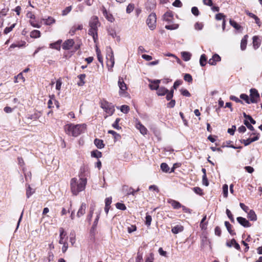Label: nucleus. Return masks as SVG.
<instances>
[{
	"label": "nucleus",
	"mask_w": 262,
	"mask_h": 262,
	"mask_svg": "<svg viewBox=\"0 0 262 262\" xmlns=\"http://www.w3.org/2000/svg\"><path fill=\"white\" fill-rule=\"evenodd\" d=\"M86 183L87 179L82 178V179L78 180L76 178H72L70 183L72 193L77 195L80 192L84 190Z\"/></svg>",
	"instance_id": "obj_1"
},
{
	"label": "nucleus",
	"mask_w": 262,
	"mask_h": 262,
	"mask_svg": "<svg viewBox=\"0 0 262 262\" xmlns=\"http://www.w3.org/2000/svg\"><path fill=\"white\" fill-rule=\"evenodd\" d=\"M85 129V125L73 124H67L64 126V130L67 134L73 137H77L84 132Z\"/></svg>",
	"instance_id": "obj_2"
},
{
	"label": "nucleus",
	"mask_w": 262,
	"mask_h": 262,
	"mask_svg": "<svg viewBox=\"0 0 262 262\" xmlns=\"http://www.w3.org/2000/svg\"><path fill=\"white\" fill-rule=\"evenodd\" d=\"M100 106L110 116L112 115L115 112L114 105L106 100L101 101Z\"/></svg>",
	"instance_id": "obj_3"
},
{
	"label": "nucleus",
	"mask_w": 262,
	"mask_h": 262,
	"mask_svg": "<svg viewBox=\"0 0 262 262\" xmlns=\"http://www.w3.org/2000/svg\"><path fill=\"white\" fill-rule=\"evenodd\" d=\"M157 17L155 13H151L149 15L146 23L151 30H153L156 27Z\"/></svg>",
	"instance_id": "obj_4"
},
{
	"label": "nucleus",
	"mask_w": 262,
	"mask_h": 262,
	"mask_svg": "<svg viewBox=\"0 0 262 262\" xmlns=\"http://www.w3.org/2000/svg\"><path fill=\"white\" fill-rule=\"evenodd\" d=\"M99 24V22L98 17L96 16L92 17L89 21L90 29L89 31H98Z\"/></svg>",
	"instance_id": "obj_5"
},
{
	"label": "nucleus",
	"mask_w": 262,
	"mask_h": 262,
	"mask_svg": "<svg viewBox=\"0 0 262 262\" xmlns=\"http://www.w3.org/2000/svg\"><path fill=\"white\" fill-rule=\"evenodd\" d=\"M255 135V137L251 138H248L246 140L245 139H242L240 140V142L241 143H243L245 146H248L249 144H250L252 142H253L254 141H257L259 138V134L256 133H253L250 134V136L251 135Z\"/></svg>",
	"instance_id": "obj_6"
},
{
	"label": "nucleus",
	"mask_w": 262,
	"mask_h": 262,
	"mask_svg": "<svg viewBox=\"0 0 262 262\" xmlns=\"http://www.w3.org/2000/svg\"><path fill=\"white\" fill-rule=\"evenodd\" d=\"M107 53L106 54L107 64L108 66L110 63L111 67H113L115 63V59L112 49L111 47L107 48Z\"/></svg>",
	"instance_id": "obj_7"
},
{
	"label": "nucleus",
	"mask_w": 262,
	"mask_h": 262,
	"mask_svg": "<svg viewBox=\"0 0 262 262\" xmlns=\"http://www.w3.org/2000/svg\"><path fill=\"white\" fill-rule=\"evenodd\" d=\"M250 102L252 103H257L259 99V94L255 89H251L250 90Z\"/></svg>",
	"instance_id": "obj_8"
},
{
	"label": "nucleus",
	"mask_w": 262,
	"mask_h": 262,
	"mask_svg": "<svg viewBox=\"0 0 262 262\" xmlns=\"http://www.w3.org/2000/svg\"><path fill=\"white\" fill-rule=\"evenodd\" d=\"M74 41L73 39H69L64 41L62 45V48L63 50H69L74 45Z\"/></svg>",
	"instance_id": "obj_9"
},
{
	"label": "nucleus",
	"mask_w": 262,
	"mask_h": 262,
	"mask_svg": "<svg viewBox=\"0 0 262 262\" xmlns=\"http://www.w3.org/2000/svg\"><path fill=\"white\" fill-rule=\"evenodd\" d=\"M89 172L88 168L84 166H82L80 167V171L79 173V179H87L86 177L88 176Z\"/></svg>",
	"instance_id": "obj_10"
},
{
	"label": "nucleus",
	"mask_w": 262,
	"mask_h": 262,
	"mask_svg": "<svg viewBox=\"0 0 262 262\" xmlns=\"http://www.w3.org/2000/svg\"><path fill=\"white\" fill-rule=\"evenodd\" d=\"M160 80H149L150 84L149 87L151 90H157L159 88V83H160Z\"/></svg>",
	"instance_id": "obj_11"
},
{
	"label": "nucleus",
	"mask_w": 262,
	"mask_h": 262,
	"mask_svg": "<svg viewBox=\"0 0 262 262\" xmlns=\"http://www.w3.org/2000/svg\"><path fill=\"white\" fill-rule=\"evenodd\" d=\"M236 220L238 223L244 227H249L251 226V224L245 218L237 217Z\"/></svg>",
	"instance_id": "obj_12"
},
{
	"label": "nucleus",
	"mask_w": 262,
	"mask_h": 262,
	"mask_svg": "<svg viewBox=\"0 0 262 262\" xmlns=\"http://www.w3.org/2000/svg\"><path fill=\"white\" fill-rule=\"evenodd\" d=\"M86 204L84 203H82L78 209V211L77 213V216L78 217H80V216L84 215L85 213V210L86 208Z\"/></svg>",
	"instance_id": "obj_13"
},
{
	"label": "nucleus",
	"mask_w": 262,
	"mask_h": 262,
	"mask_svg": "<svg viewBox=\"0 0 262 262\" xmlns=\"http://www.w3.org/2000/svg\"><path fill=\"white\" fill-rule=\"evenodd\" d=\"M167 202L172 206L173 208L176 209H179L182 207V205L179 202L174 200L169 199Z\"/></svg>",
	"instance_id": "obj_14"
},
{
	"label": "nucleus",
	"mask_w": 262,
	"mask_h": 262,
	"mask_svg": "<svg viewBox=\"0 0 262 262\" xmlns=\"http://www.w3.org/2000/svg\"><path fill=\"white\" fill-rule=\"evenodd\" d=\"M136 128L140 130L141 134L145 135L147 134V130L146 128L142 125L140 122L136 124Z\"/></svg>",
	"instance_id": "obj_15"
},
{
	"label": "nucleus",
	"mask_w": 262,
	"mask_h": 262,
	"mask_svg": "<svg viewBox=\"0 0 262 262\" xmlns=\"http://www.w3.org/2000/svg\"><path fill=\"white\" fill-rule=\"evenodd\" d=\"M83 29V26L82 25H78L77 26L75 25L73 26L71 29L70 30L69 33L71 35H74L77 30H81Z\"/></svg>",
	"instance_id": "obj_16"
},
{
	"label": "nucleus",
	"mask_w": 262,
	"mask_h": 262,
	"mask_svg": "<svg viewBox=\"0 0 262 262\" xmlns=\"http://www.w3.org/2000/svg\"><path fill=\"white\" fill-rule=\"evenodd\" d=\"M118 84L120 88V90L122 92H125L127 90L126 85L124 83L122 78L119 77Z\"/></svg>",
	"instance_id": "obj_17"
},
{
	"label": "nucleus",
	"mask_w": 262,
	"mask_h": 262,
	"mask_svg": "<svg viewBox=\"0 0 262 262\" xmlns=\"http://www.w3.org/2000/svg\"><path fill=\"white\" fill-rule=\"evenodd\" d=\"M107 32L109 35L111 36L113 38H116L117 41H120V36H117L116 31L113 28H109L107 29Z\"/></svg>",
	"instance_id": "obj_18"
},
{
	"label": "nucleus",
	"mask_w": 262,
	"mask_h": 262,
	"mask_svg": "<svg viewBox=\"0 0 262 262\" xmlns=\"http://www.w3.org/2000/svg\"><path fill=\"white\" fill-rule=\"evenodd\" d=\"M173 17V14L171 12H166L163 16V20L170 23Z\"/></svg>",
	"instance_id": "obj_19"
},
{
	"label": "nucleus",
	"mask_w": 262,
	"mask_h": 262,
	"mask_svg": "<svg viewBox=\"0 0 262 262\" xmlns=\"http://www.w3.org/2000/svg\"><path fill=\"white\" fill-rule=\"evenodd\" d=\"M62 42V40L59 39L57 41L51 43L50 44V47L52 49H54L57 50H60V45Z\"/></svg>",
	"instance_id": "obj_20"
},
{
	"label": "nucleus",
	"mask_w": 262,
	"mask_h": 262,
	"mask_svg": "<svg viewBox=\"0 0 262 262\" xmlns=\"http://www.w3.org/2000/svg\"><path fill=\"white\" fill-rule=\"evenodd\" d=\"M184 230V227L182 225H176L174 227H173L171 231L174 234H178L182 231H183Z\"/></svg>",
	"instance_id": "obj_21"
},
{
	"label": "nucleus",
	"mask_w": 262,
	"mask_h": 262,
	"mask_svg": "<svg viewBox=\"0 0 262 262\" xmlns=\"http://www.w3.org/2000/svg\"><path fill=\"white\" fill-rule=\"evenodd\" d=\"M248 37V36L247 35H245L241 40V49L242 51L245 50L246 48Z\"/></svg>",
	"instance_id": "obj_22"
},
{
	"label": "nucleus",
	"mask_w": 262,
	"mask_h": 262,
	"mask_svg": "<svg viewBox=\"0 0 262 262\" xmlns=\"http://www.w3.org/2000/svg\"><path fill=\"white\" fill-rule=\"evenodd\" d=\"M253 46L255 49L258 48L260 45V41L257 36H254L253 37Z\"/></svg>",
	"instance_id": "obj_23"
},
{
	"label": "nucleus",
	"mask_w": 262,
	"mask_h": 262,
	"mask_svg": "<svg viewBox=\"0 0 262 262\" xmlns=\"http://www.w3.org/2000/svg\"><path fill=\"white\" fill-rule=\"evenodd\" d=\"M168 92V90L166 89L165 87L162 86L158 88L157 93L159 96H164Z\"/></svg>",
	"instance_id": "obj_24"
},
{
	"label": "nucleus",
	"mask_w": 262,
	"mask_h": 262,
	"mask_svg": "<svg viewBox=\"0 0 262 262\" xmlns=\"http://www.w3.org/2000/svg\"><path fill=\"white\" fill-rule=\"evenodd\" d=\"M95 145L98 148L102 149L104 147L103 140L99 139H95L94 142Z\"/></svg>",
	"instance_id": "obj_25"
},
{
	"label": "nucleus",
	"mask_w": 262,
	"mask_h": 262,
	"mask_svg": "<svg viewBox=\"0 0 262 262\" xmlns=\"http://www.w3.org/2000/svg\"><path fill=\"white\" fill-rule=\"evenodd\" d=\"M248 217L251 221H255L257 220V216L253 210H250L248 212Z\"/></svg>",
	"instance_id": "obj_26"
},
{
	"label": "nucleus",
	"mask_w": 262,
	"mask_h": 262,
	"mask_svg": "<svg viewBox=\"0 0 262 262\" xmlns=\"http://www.w3.org/2000/svg\"><path fill=\"white\" fill-rule=\"evenodd\" d=\"M225 225L228 230V231L229 232V233L232 235H234L235 234V232L231 229V227H232V226L229 223V222L228 221H225Z\"/></svg>",
	"instance_id": "obj_27"
},
{
	"label": "nucleus",
	"mask_w": 262,
	"mask_h": 262,
	"mask_svg": "<svg viewBox=\"0 0 262 262\" xmlns=\"http://www.w3.org/2000/svg\"><path fill=\"white\" fill-rule=\"evenodd\" d=\"M60 231V239L59 241V243L60 244H62L64 243H66L63 241L64 237L66 235V233L64 232V231L63 228H60L59 229Z\"/></svg>",
	"instance_id": "obj_28"
},
{
	"label": "nucleus",
	"mask_w": 262,
	"mask_h": 262,
	"mask_svg": "<svg viewBox=\"0 0 262 262\" xmlns=\"http://www.w3.org/2000/svg\"><path fill=\"white\" fill-rule=\"evenodd\" d=\"M103 14L107 20L109 21L112 23L114 21V18L113 16L111 14L107 13L106 10L103 11Z\"/></svg>",
	"instance_id": "obj_29"
},
{
	"label": "nucleus",
	"mask_w": 262,
	"mask_h": 262,
	"mask_svg": "<svg viewBox=\"0 0 262 262\" xmlns=\"http://www.w3.org/2000/svg\"><path fill=\"white\" fill-rule=\"evenodd\" d=\"M181 54L184 61H187L190 59L191 55L190 53L187 52H182Z\"/></svg>",
	"instance_id": "obj_30"
},
{
	"label": "nucleus",
	"mask_w": 262,
	"mask_h": 262,
	"mask_svg": "<svg viewBox=\"0 0 262 262\" xmlns=\"http://www.w3.org/2000/svg\"><path fill=\"white\" fill-rule=\"evenodd\" d=\"M85 77L86 75L84 74H82L78 76V78L80 80V81L77 83L79 86H82L85 83L84 80L85 78Z\"/></svg>",
	"instance_id": "obj_31"
},
{
	"label": "nucleus",
	"mask_w": 262,
	"mask_h": 262,
	"mask_svg": "<svg viewBox=\"0 0 262 262\" xmlns=\"http://www.w3.org/2000/svg\"><path fill=\"white\" fill-rule=\"evenodd\" d=\"M44 23L46 25H51L55 22V20L52 17H49L47 19H43Z\"/></svg>",
	"instance_id": "obj_32"
},
{
	"label": "nucleus",
	"mask_w": 262,
	"mask_h": 262,
	"mask_svg": "<svg viewBox=\"0 0 262 262\" xmlns=\"http://www.w3.org/2000/svg\"><path fill=\"white\" fill-rule=\"evenodd\" d=\"M88 33L90 35H91L93 37L94 41L95 43H96L98 39L97 31H89Z\"/></svg>",
	"instance_id": "obj_33"
},
{
	"label": "nucleus",
	"mask_w": 262,
	"mask_h": 262,
	"mask_svg": "<svg viewBox=\"0 0 262 262\" xmlns=\"http://www.w3.org/2000/svg\"><path fill=\"white\" fill-rule=\"evenodd\" d=\"M54 254L51 251H49L48 254V256L44 259V262H50L54 259Z\"/></svg>",
	"instance_id": "obj_34"
},
{
	"label": "nucleus",
	"mask_w": 262,
	"mask_h": 262,
	"mask_svg": "<svg viewBox=\"0 0 262 262\" xmlns=\"http://www.w3.org/2000/svg\"><path fill=\"white\" fill-rule=\"evenodd\" d=\"M229 23L230 25L237 30H239L241 28V26L239 24L231 19H230Z\"/></svg>",
	"instance_id": "obj_35"
},
{
	"label": "nucleus",
	"mask_w": 262,
	"mask_h": 262,
	"mask_svg": "<svg viewBox=\"0 0 262 262\" xmlns=\"http://www.w3.org/2000/svg\"><path fill=\"white\" fill-rule=\"evenodd\" d=\"M206 61H207V58H206V55L205 54H202L201 56L200 59V65L202 67L205 66L206 65Z\"/></svg>",
	"instance_id": "obj_36"
},
{
	"label": "nucleus",
	"mask_w": 262,
	"mask_h": 262,
	"mask_svg": "<svg viewBox=\"0 0 262 262\" xmlns=\"http://www.w3.org/2000/svg\"><path fill=\"white\" fill-rule=\"evenodd\" d=\"M30 36L32 38H38L40 36V32L38 30H33L31 32Z\"/></svg>",
	"instance_id": "obj_37"
},
{
	"label": "nucleus",
	"mask_w": 262,
	"mask_h": 262,
	"mask_svg": "<svg viewBox=\"0 0 262 262\" xmlns=\"http://www.w3.org/2000/svg\"><path fill=\"white\" fill-rule=\"evenodd\" d=\"M91 156L93 157L99 158L102 157V153L97 150H93L91 152Z\"/></svg>",
	"instance_id": "obj_38"
},
{
	"label": "nucleus",
	"mask_w": 262,
	"mask_h": 262,
	"mask_svg": "<svg viewBox=\"0 0 262 262\" xmlns=\"http://www.w3.org/2000/svg\"><path fill=\"white\" fill-rule=\"evenodd\" d=\"M34 192V191L31 188L30 186L28 185L26 189V196L27 198H30Z\"/></svg>",
	"instance_id": "obj_39"
},
{
	"label": "nucleus",
	"mask_w": 262,
	"mask_h": 262,
	"mask_svg": "<svg viewBox=\"0 0 262 262\" xmlns=\"http://www.w3.org/2000/svg\"><path fill=\"white\" fill-rule=\"evenodd\" d=\"M96 52L98 60H99V61L100 62L102 63H103V58L101 55V51H100V50L97 47V46H96Z\"/></svg>",
	"instance_id": "obj_40"
},
{
	"label": "nucleus",
	"mask_w": 262,
	"mask_h": 262,
	"mask_svg": "<svg viewBox=\"0 0 262 262\" xmlns=\"http://www.w3.org/2000/svg\"><path fill=\"white\" fill-rule=\"evenodd\" d=\"M240 98L245 100L246 102L248 104H250L251 103L250 102V99H249V96L245 94H242L240 95Z\"/></svg>",
	"instance_id": "obj_41"
},
{
	"label": "nucleus",
	"mask_w": 262,
	"mask_h": 262,
	"mask_svg": "<svg viewBox=\"0 0 262 262\" xmlns=\"http://www.w3.org/2000/svg\"><path fill=\"white\" fill-rule=\"evenodd\" d=\"M121 119L119 118H117L115 121L114 122V123L113 124L112 126L113 127L115 128V129H121V127H120L118 125L119 124V121H120Z\"/></svg>",
	"instance_id": "obj_42"
},
{
	"label": "nucleus",
	"mask_w": 262,
	"mask_h": 262,
	"mask_svg": "<svg viewBox=\"0 0 262 262\" xmlns=\"http://www.w3.org/2000/svg\"><path fill=\"white\" fill-rule=\"evenodd\" d=\"M161 169H162V170L163 171L166 172H167L169 170V166L165 163H162L161 164Z\"/></svg>",
	"instance_id": "obj_43"
},
{
	"label": "nucleus",
	"mask_w": 262,
	"mask_h": 262,
	"mask_svg": "<svg viewBox=\"0 0 262 262\" xmlns=\"http://www.w3.org/2000/svg\"><path fill=\"white\" fill-rule=\"evenodd\" d=\"M154 260V255L152 253H150L148 255L146 256L145 262H153Z\"/></svg>",
	"instance_id": "obj_44"
},
{
	"label": "nucleus",
	"mask_w": 262,
	"mask_h": 262,
	"mask_svg": "<svg viewBox=\"0 0 262 262\" xmlns=\"http://www.w3.org/2000/svg\"><path fill=\"white\" fill-rule=\"evenodd\" d=\"M206 220V215H205L203 217V218L202 219L201 223H200V226L202 229H206L207 223H204V222Z\"/></svg>",
	"instance_id": "obj_45"
},
{
	"label": "nucleus",
	"mask_w": 262,
	"mask_h": 262,
	"mask_svg": "<svg viewBox=\"0 0 262 262\" xmlns=\"http://www.w3.org/2000/svg\"><path fill=\"white\" fill-rule=\"evenodd\" d=\"M179 27V25L178 24H172V25H166L165 26V28L167 30H175L178 29Z\"/></svg>",
	"instance_id": "obj_46"
},
{
	"label": "nucleus",
	"mask_w": 262,
	"mask_h": 262,
	"mask_svg": "<svg viewBox=\"0 0 262 262\" xmlns=\"http://www.w3.org/2000/svg\"><path fill=\"white\" fill-rule=\"evenodd\" d=\"M136 262H143V254L138 252L136 258Z\"/></svg>",
	"instance_id": "obj_47"
},
{
	"label": "nucleus",
	"mask_w": 262,
	"mask_h": 262,
	"mask_svg": "<svg viewBox=\"0 0 262 262\" xmlns=\"http://www.w3.org/2000/svg\"><path fill=\"white\" fill-rule=\"evenodd\" d=\"M116 207L117 209L121 210H125L126 209L125 205L124 204L121 203H116Z\"/></svg>",
	"instance_id": "obj_48"
},
{
	"label": "nucleus",
	"mask_w": 262,
	"mask_h": 262,
	"mask_svg": "<svg viewBox=\"0 0 262 262\" xmlns=\"http://www.w3.org/2000/svg\"><path fill=\"white\" fill-rule=\"evenodd\" d=\"M129 110V107L128 105H123L120 107V111L125 114H126L128 112Z\"/></svg>",
	"instance_id": "obj_49"
},
{
	"label": "nucleus",
	"mask_w": 262,
	"mask_h": 262,
	"mask_svg": "<svg viewBox=\"0 0 262 262\" xmlns=\"http://www.w3.org/2000/svg\"><path fill=\"white\" fill-rule=\"evenodd\" d=\"M135 6L134 4H129L126 8V13H130L134 9Z\"/></svg>",
	"instance_id": "obj_50"
},
{
	"label": "nucleus",
	"mask_w": 262,
	"mask_h": 262,
	"mask_svg": "<svg viewBox=\"0 0 262 262\" xmlns=\"http://www.w3.org/2000/svg\"><path fill=\"white\" fill-rule=\"evenodd\" d=\"M226 212V214H227L228 217L230 220L231 222L232 223H234V222H235L234 219L233 218V215L231 213V211L228 209H227Z\"/></svg>",
	"instance_id": "obj_51"
},
{
	"label": "nucleus",
	"mask_w": 262,
	"mask_h": 262,
	"mask_svg": "<svg viewBox=\"0 0 262 262\" xmlns=\"http://www.w3.org/2000/svg\"><path fill=\"white\" fill-rule=\"evenodd\" d=\"M244 123L250 130L254 131L255 130L254 127L247 120H244Z\"/></svg>",
	"instance_id": "obj_52"
},
{
	"label": "nucleus",
	"mask_w": 262,
	"mask_h": 262,
	"mask_svg": "<svg viewBox=\"0 0 262 262\" xmlns=\"http://www.w3.org/2000/svg\"><path fill=\"white\" fill-rule=\"evenodd\" d=\"M184 79L188 82H191L192 81V76L189 74H185L184 76Z\"/></svg>",
	"instance_id": "obj_53"
},
{
	"label": "nucleus",
	"mask_w": 262,
	"mask_h": 262,
	"mask_svg": "<svg viewBox=\"0 0 262 262\" xmlns=\"http://www.w3.org/2000/svg\"><path fill=\"white\" fill-rule=\"evenodd\" d=\"M72 10V6H69L66 7L64 10L62 11V15L63 16L67 15Z\"/></svg>",
	"instance_id": "obj_54"
},
{
	"label": "nucleus",
	"mask_w": 262,
	"mask_h": 262,
	"mask_svg": "<svg viewBox=\"0 0 262 262\" xmlns=\"http://www.w3.org/2000/svg\"><path fill=\"white\" fill-rule=\"evenodd\" d=\"M151 216L149 215L146 214L145 217V224L148 226H150L151 224Z\"/></svg>",
	"instance_id": "obj_55"
},
{
	"label": "nucleus",
	"mask_w": 262,
	"mask_h": 262,
	"mask_svg": "<svg viewBox=\"0 0 262 262\" xmlns=\"http://www.w3.org/2000/svg\"><path fill=\"white\" fill-rule=\"evenodd\" d=\"M228 187L227 184H224L223 186V191L224 196L227 198L228 196Z\"/></svg>",
	"instance_id": "obj_56"
},
{
	"label": "nucleus",
	"mask_w": 262,
	"mask_h": 262,
	"mask_svg": "<svg viewBox=\"0 0 262 262\" xmlns=\"http://www.w3.org/2000/svg\"><path fill=\"white\" fill-rule=\"evenodd\" d=\"M15 27V24H13L10 27H6L5 29H4V33L5 34H8V33H9L10 32H11L12 29H13V28Z\"/></svg>",
	"instance_id": "obj_57"
},
{
	"label": "nucleus",
	"mask_w": 262,
	"mask_h": 262,
	"mask_svg": "<svg viewBox=\"0 0 262 262\" xmlns=\"http://www.w3.org/2000/svg\"><path fill=\"white\" fill-rule=\"evenodd\" d=\"M191 12L194 15L196 16H198L200 13L199 9L196 7H193L191 8Z\"/></svg>",
	"instance_id": "obj_58"
},
{
	"label": "nucleus",
	"mask_w": 262,
	"mask_h": 262,
	"mask_svg": "<svg viewBox=\"0 0 262 262\" xmlns=\"http://www.w3.org/2000/svg\"><path fill=\"white\" fill-rule=\"evenodd\" d=\"M139 190H140V189H139V188H138L136 190H134V189H133V188L130 187V188H129V190H128V191L127 193V195L132 194V195H135V194L136 192H137V191H139Z\"/></svg>",
	"instance_id": "obj_59"
},
{
	"label": "nucleus",
	"mask_w": 262,
	"mask_h": 262,
	"mask_svg": "<svg viewBox=\"0 0 262 262\" xmlns=\"http://www.w3.org/2000/svg\"><path fill=\"white\" fill-rule=\"evenodd\" d=\"M193 191L195 192V193L199 194L200 195L203 194L202 189L198 187H195L193 188Z\"/></svg>",
	"instance_id": "obj_60"
},
{
	"label": "nucleus",
	"mask_w": 262,
	"mask_h": 262,
	"mask_svg": "<svg viewBox=\"0 0 262 262\" xmlns=\"http://www.w3.org/2000/svg\"><path fill=\"white\" fill-rule=\"evenodd\" d=\"M93 212H94V209L91 208L89 214L88 215V216H87V220L89 222H91V221L92 220V217H93Z\"/></svg>",
	"instance_id": "obj_61"
},
{
	"label": "nucleus",
	"mask_w": 262,
	"mask_h": 262,
	"mask_svg": "<svg viewBox=\"0 0 262 262\" xmlns=\"http://www.w3.org/2000/svg\"><path fill=\"white\" fill-rule=\"evenodd\" d=\"M181 94L184 96L190 97L191 96L190 93L186 89H181Z\"/></svg>",
	"instance_id": "obj_62"
},
{
	"label": "nucleus",
	"mask_w": 262,
	"mask_h": 262,
	"mask_svg": "<svg viewBox=\"0 0 262 262\" xmlns=\"http://www.w3.org/2000/svg\"><path fill=\"white\" fill-rule=\"evenodd\" d=\"M40 116L38 113H35L34 114L29 115L28 117V119L36 120L39 118Z\"/></svg>",
	"instance_id": "obj_63"
},
{
	"label": "nucleus",
	"mask_w": 262,
	"mask_h": 262,
	"mask_svg": "<svg viewBox=\"0 0 262 262\" xmlns=\"http://www.w3.org/2000/svg\"><path fill=\"white\" fill-rule=\"evenodd\" d=\"M182 83V81L181 80H176L173 84V89H177V88Z\"/></svg>",
	"instance_id": "obj_64"
}]
</instances>
